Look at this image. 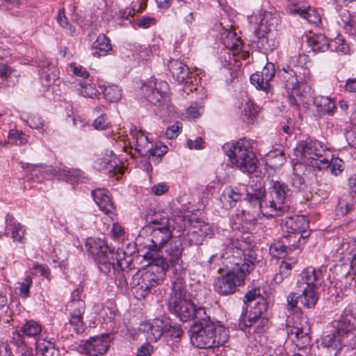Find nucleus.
Segmentation results:
<instances>
[{
    "label": "nucleus",
    "mask_w": 356,
    "mask_h": 356,
    "mask_svg": "<svg viewBox=\"0 0 356 356\" xmlns=\"http://www.w3.org/2000/svg\"><path fill=\"white\" fill-rule=\"evenodd\" d=\"M10 343L16 347L17 352L22 356H31V348L28 347L24 340L23 336L18 330H15L13 332Z\"/></svg>",
    "instance_id": "58836bf2"
},
{
    "label": "nucleus",
    "mask_w": 356,
    "mask_h": 356,
    "mask_svg": "<svg viewBox=\"0 0 356 356\" xmlns=\"http://www.w3.org/2000/svg\"><path fill=\"white\" fill-rule=\"evenodd\" d=\"M317 353H315V355L317 356H337L340 351L339 348H331L326 346L324 344H321L316 347Z\"/></svg>",
    "instance_id": "bf43d9fd"
},
{
    "label": "nucleus",
    "mask_w": 356,
    "mask_h": 356,
    "mask_svg": "<svg viewBox=\"0 0 356 356\" xmlns=\"http://www.w3.org/2000/svg\"><path fill=\"white\" fill-rule=\"evenodd\" d=\"M288 186L280 181H275L270 189L269 195L264 200L262 213L268 218L282 216L289 207L285 204Z\"/></svg>",
    "instance_id": "6e6552de"
},
{
    "label": "nucleus",
    "mask_w": 356,
    "mask_h": 356,
    "mask_svg": "<svg viewBox=\"0 0 356 356\" xmlns=\"http://www.w3.org/2000/svg\"><path fill=\"white\" fill-rule=\"evenodd\" d=\"M42 331V325L37 321L30 320L26 322L22 332L28 337H35Z\"/></svg>",
    "instance_id": "de8ad7c7"
},
{
    "label": "nucleus",
    "mask_w": 356,
    "mask_h": 356,
    "mask_svg": "<svg viewBox=\"0 0 356 356\" xmlns=\"http://www.w3.org/2000/svg\"><path fill=\"white\" fill-rule=\"evenodd\" d=\"M350 201H352V195L350 193L343 194L339 197L337 206V215L343 216L355 211V207Z\"/></svg>",
    "instance_id": "a19ab883"
},
{
    "label": "nucleus",
    "mask_w": 356,
    "mask_h": 356,
    "mask_svg": "<svg viewBox=\"0 0 356 356\" xmlns=\"http://www.w3.org/2000/svg\"><path fill=\"white\" fill-rule=\"evenodd\" d=\"M110 347V336L108 334L91 337L84 343V350L90 356L105 354Z\"/></svg>",
    "instance_id": "412c9836"
},
{
    "label": "nucleus",
    "mask_w": 356,
    "mask_h": 356,
    "mask_svg": "<svg viewBox=\"0 0 356 356\" xmlns=\"http://www.w3.org/2000/svg\"><path fill=\"white\" fill-rule=\"evenodd\" d=\"M169 219L163 218L161 222V227H152L149 234V240L152 243L147 247V252L143 257L145 260L163 264L162 249L164 245L172 237V231L169 227Z\"/></svg>",
    "instance_id": "0eeeda50"
},
{
    "label": "nucleus",
    "mask_w": 356,
    "mask_h": 356,
    "mask_svg": "<svg viewBox=\"0 0 356 356\" xmlns=\"http://www.w3.org/2000/svg\"><path fill=\"white\" fill-rule=\"evenodd\" d=\"M168 70L172 76L179 83L191 86L190 90H197L199 78L190 71L187 65L179 59H171L168 65Z\"/></svg>",
    "instance_id": "dca6fc26"
},
{
    "label": "nucleus",
    "mask_w": 356,
    "mask_h": 356,
    "mask_svg": "<svg viewBox=\"0 0 356 356\" xmlns=\"http://www.w3.org/2000/svg\"><path fill=\"white\" fill-rule=\"evenodd\" d=\"M259 73L261 76H263L264 77L266 83L268 81L270 82L275 74L274 64L272 63H267Z\"/></svg>",
    "instance_id": "69168bd1"
},
{
    "label": "nucleus",
    "mask_w": 356,
    "mask_h": 356,
    "mask_svg": "<svg viewBox=\"0 0 356 356\" xmlns=\"http://www.w3.org/2000/svg\"><path fill=\"white\" fill-rule=\"evenodd\" d=\"M132 136L135 151L142 157L147 156L153 143L149 140L147 136L142 131H136L132 134Z\"/></svg>",
    "instance_id": "c85d7f7f"
},
{
    "label": "nucleus",
    "mask_w": 356,
    "mask_h": 356,
    "mask_svg": "<svg viewBox=\"0 0 356 356\" xmlns=\"http://www.w3.org/2000/svg\"><path fill=\"white\" fill-rule=\"evenodd\" d=\"M253 140L242 138L232 144H226L223 149L228 148L232 163L243 172L250 174L257 168V159L253 151Z\"/></svg>",
    "instance_id": "39448f33"
},
{
    "label": "nucleus",
    "mask_w": 356,
    "mask_h": 356,
    "mask_svg": "<svg viewBox=\"0 0 356 356\" xmlns=\"http://www.w3.org/2000/svg\"><path fill=\"white\" fill-rule=\"evenodd\" d=\"M291 95H289L288 99L289 104L296 107L299 108L301 104H304L307 102V99L311 95V90H309L307 93L302 90V88H296L291 89Z\"/></svg>",
    "instance_id": "ea45409f"
},
{
    "label": "nucleus",
    "mask_w": 356,
    "mask_h": 356,
    "mask_svg": "<svg viewBox=\"0 0 356 356\" xmlns=\"http://www.w3.org/2000/svg\"><path fill=\"white\" fill-rule=\"evenodd\" d=\"M173 273L174 278L172 280V291L167 305L170 304H173L174 305L175 302H178L179 300L188 298L187 297L185 279L183 276L184 274H181L179 272H173Z\"/></svg>",
    "instance_id": "4be33fe9"
},
{
    "label": "nucleus",
    "mask_w": 356,
    "mask_h": 356,
    "mask_svg": "<svg viewBox=\"0 0 356 356\" xmlns=\"http://www.w3.org/2000/svg\"><path fill=\"white\" fill-rule=\"evenodd\" d=\"M70 323L76 333H82L85 330V324L83 321V315H70Z\"/></svg>",
    "instance_id": "13d9d810"
},
{
    "label": "nucleus",
    "mask_w": 356,
    "mask_h": 356,
    "mask_svg": "<svg viewBox=\"0 0 356 356\" xmlns=\"http://www.w3.org/2000/svg\"><path fill=\"white\" fill-rule=\"evenodd\" d=\"M328 167L330 169V172L332 175L337 176L343 170V161L339 158H332V155L328 154Z\"/></svg>",
    "instance_id": "603ef678"
},
{
    "label": "nucleus",
    "mask_w": 356,
    "mask_h": 356,
    "mask_svg": "<svg viewBox=\"0 0 356 356\" xmlns=\"http://www.w3.org/2000/svg\"><path fill=\"white\" fill-rule=\"evenodd\" d=\"M307 60L308 56L299 54L291 56L289 63L282 66L279 76L286 89L300 88L306 93L311 90L308 82L312 80V76L306 66Z\"/></svg>",
    "instance_id": "7ed1b4c3"
},
{
    "label": "nucleus",
    "mask_w": 356,
    "mask_h": 356,
    "mask_svg": "<svg viewBox=\"0 0 356 356\" xmlns=\"http://www.w3.org/2000/svg\"><path fill=\"white\" fill-rule=\"evenodd\" d=\"M168 149V147L165 145H155V147L153 145L147 156H152L155 157L154 163H159L161 161V157L167 152Z\"/></svg>",
    "instance_id": "6e6d98bb"
},
{
    "label": "nucleus",
    "mask_w": 356,
    "mask_h": 356,
    "mask_svg": "<svg viewBox=\"0 0 356 356\" xmlns=\"http://www.w3.org/2000/svg\"><path fill=\"white\" fill-rule=\"evenodd\" d=\"M56 19L59 25L65 29L70 34H72L74 32V28L70 24L65 15L64 8L59 9Z\"/></svg>",
    "instance_id": "864d4df0"
},
{
    "label": "nucleus",
    "mask_w": 356,
    "mask_h": 356,
    "mask_svg": "<svg viewBox=\"0 0 356 356\" xmlns=\"http://www.w3.org/2000/svg\"><path fill=\"white\" fill-rule=\"evenodd\" d=\"M241 219L247 225L248 229H251L254 227L257 223V218L255 215L250 213V211H242Z\"/></svg>",
    "instance_id": "e2e57ef3"
},
{
    "label": "nucleus",
    "mask_w": 356,
    "mask_h": 356,
    "mask_svg": "<svg viewBox=\"0 0 356 356\" xmlns=\"http://www.w3.org/2000/svg\"><path fill=\"white\" fill-rule=\"evenodd\" d=\"M22 118L24 119L27 124L31 129H38L43 132V128L45 125L44 121L42 119V117L37 113H31L29 115L25 116L22 115Z\"/></svg>",
    "instance_id": "49530a36"
},
{
    "label": "nucleus",
    "mask_w": 356,
    "mask_h": 356,
    "mask_svg": "<svg viewBox=\"0 0 356 356\" xmlns=\"http://www.w3.org/2000/svg\"><path fill=\"white\" fill-rule=\"evenodd\" d=\"M104 98L110 102H118L122 97V90L117 85H109L103 91Z\"/></svg>",
    "instance_id": "c03bdc74"
},
{
    "label": "nucleus",
    "mask_w": 356,
    "mask_h": 356,
    "mask_svg": "<svg viewBox=\"0 0 356 356\" xmlns=\"http://www.w3.org/2000/svg\"><path fill=\"white\" fill-rule=\"evenodd\" d=\"M316 289L306 286L300 294V303L305 308L312 309L316 305L318 300Z\"/></svg>",
    "instance_id": "4c0bfd02"
},
{
    "label": "nucleus",
    "mask_w": 356,
    "mask_h": 356,
    "mask_svg": "<svg viewBox=\"0 0 356 356\" xmlns=\"http://www.w3.org/2000/svg\"><path fill=\"white\" fill-rule=\"evenodd\" d=\"M167 264H157L151 261L148 268L138 270L132 275L133 293L137 299L145 298L165 278Z\"/></svg>",
    "instance_id": "20e7f679"
},
{
    "label": "nucleus",
    "mask_w": 356,
    "mask_h": 356,
    "mask_svg": "<svg viewBox=\"0 0 356 356\" xmlns=\"http://www.w3.org/2000/svg\"><path fill=\"white\" fill-rule=\"evenodd\" d=\"M342 343L349 345V341L342 338V336H339L336 330L335 332L325 336L321 342V344H324L326 346L339 348L340 349Z\"/></svg>",
    "instance_id": "37998d69"
},
{
    "label": "nucleus",
    "mask_w": 356,
    "mask_h": 356,
    "mask_svg": "<svg viewBox=\"0 0 356 356\" xmlns=\"http://www.w3.org/2000/svg\"><path fill=\"white\" fill-rule=\"evenodd\" d=\"M308 44L314 52H323L330 47L334 46L335 50L339 52L346 54L348 51V45L345 43L344 40L339 36L329 44L327 38L321 34L314 35L308 38Z\"/></svg>",
    "instance_id": "a211bd4d"
},
{
    "label": "nucleus",
    "mask_w": 356,
    "mask_h": 356,
    "mask_svg": "<svg viewBox=\"0 0 356 356\" xmlns=\"http://www.w3.org/2000/svg\"><path fill=\"white\" fill-rule=\"evenodd\" d=\"M167 306L168 310L183 322H186L191 319L197 321L207 314L204 307H197L189 298L179 300L178 302H175L174 305L170 304Z\"/></svg>",
    "instance_id": "4468645a"
},
{
    "label": "nucleus",
    "mask_w": 356,
    "mask_h": 356,
    "mask_svg": "<svg viewBox=\"0 0 356 356\" xmlns=\"http://www.w3.org/2000/svg\"><path fill=\"white\" fill-rule=\"evenodd\" d=\"M254 248V245L243 237L227 239L222 245L221 254L224 266L243 270L248 267V273H251L258 261Z\"/></svg>",
    "instance_id": "f257e3e1"
},
{
    "label": "nucleus",
    "mask_w": 356,
    "mask_h": 356,
    "mask_svg": "<svg viewBox=\"0 0 356 356\" xmlns=\"http://www.w3.org/2000/svg\"><path fill=\"white\" fill-rule=\"evenodd\" d=\"M266 189L263 186L254 188L252 186H248L246 188L247 201L253 207H257L262 213L263 198L265 197Z\"/></svg>",
    "instance_id": "c756f323"
},
{
    "label": "nucleus",
    "mask_w": 356,
    "mask_h": 356,
    "mask_svg": "<svg viewBox=\"0 0 356 356\" xmlns=\"http://www.w3.org/2000/svg\"><path fill=\"white\" fill-rule=\"evenodd\" d=\"M250 83L254 86L257 89L268 91L270 88V83L269 81L266 83L264 77L261 76L259 72H257L250 76Z\"/></svg>",
    "instance_id": "09e8293b"
},
{
    "label": "nucleus",
    "mask_w": 356,
    "mask_h": 356,
    "mask_svg": "<svg viewBox=\"0 0 356 356\" xmlns=\"http://www.w3.org/2000/svg\"><path fill=\"white\" fill-rule=\"evenodd\" d=\"M225 272L217 277L213 282L214 291L220 296H230L235 293L238 287L245 284L246 277L250 275L248 268L233 269L225 268Z\"/></svg>",
    "instance_id": "1a4fd4ad"
},
{
    "label": "nucleus",
    "mask_w": 356,
    "mask_h": 356,
    "mask_svg": "<svg viewBox=\"0 0 356 356\" xmlns=\"http://www.w3.org/2000/svg\"><path fill=\"white\" fill-rule=\"evenodd\" d=\"M19 295L26 299L30 296V288L33 284V279L31 275H26L22 282H18Z\"/></svg>",
    "instance_id": "3c124183"
},
{
    "label": "nucleus",
    "mask_w": 356,
    "mask_h": 356,
    "mask_svg": "<svg viewBox=\"0 0 356 356\" xmlns=\"http://www.w3.org/2000/svg\"><path fill=\"white\" fill-rule=\"evenodd\" d=\"M243 195L244 193L239 188L227 186L225 188L220 195V202L223 208L229 209L235 207Z\"/></svg>",
    "instance_id": "a878e982"
},
{
    "label": "nucleus",
    "mask_w": 356,
    "mask_h": 356,
    "mask_svg": "<svg viewBox=\"0 0 356 356\" xmlns=\"http://www.w3.org/2000/svg\"><path fill=\"white\" fill-rule=\"evenodd\" d=\"M85 308V302L80 298L79 290L74 291L72 294L71 300L66 305V310L70 315H83Z\"/></svg>",
    "instance_id": "f704fd0d"
},
{
    "label": "nucleus",
    "mask_w": 356,
    "mask_h": 356,
    "mask_svg": "<svg viewBox=\"0 0 356 356\" xmlns=\"http://www.w3.org/2000/svg\"><path fill=\"white\" fill-rule=\"evenodd\" d=\"M93 127L97 130H105L111 127V123L108 120L106 115L102 114L95 120Z\"/></svg>",
    "instance_id": "338daca9"
},
{
    "label": "nucleus",
    "mask_w": 356,
    "mask_h": 356,
    "mask_svg": "<svg viewBox=\"0 0 356 356\" xmlns=\"http://www.w3.org/2000/svg\"><path fill=\"white\" fill-rule=\"evenodd\" d=\"M184 250L181 239L172 241L165 249V258L163 257V261L167 264V270L171 267L173 272H179L185 274V268L181 259Z\"/></svg>",
    "instance_id": "f3484780"
},
{
    "label": "nucleus",
    "mask_w": 356,
    "mask_h": 356,
    "mask_svg": "<svg viewBox=\"0 0 356 356\" xmlns=\"http://www.w3.org/2000/svg\"><path fill=\"white\" fill-rule=\"evenodd\" d=\"M221 40L227 49L233 51L234 55L239 54L242 50V40L237 36L236 33L232 30L225 29L221 33Z\"/></svg>",
    "instance_id": "cd10ccee"
},
{
    "label": "nucleus",
    "mask_w": 356,
    "mask_h": 356,
    "mask_svg": "<svg viewBox=\"0 0 356 356\" xmlns=\"http://www.w3.org/2000/svg\"><path fill=\"white\" fill-rule=\"evenodd\" d=\"M297 245L296 243L292 240L291 235L283 236L282 238L275 240L270 245L269 252L274 257L282 258L296 248Z\"/></svg>",
    "instance_id": "5701e85b"
},
{
    "label": "nucleus",
    "mask_w": 356,
    "mask_h": 356,
    "mask_svg": "<svg viewBox=\"0 0 356 356\" xmlns=\"http://www.w3.org/2000/svg\"><path fill=\"white\" fill-rule=\"evenodd\" d=\"M268 157L275 160L273 163L275 165H282L286 159L284 151L279 149L270 151L268 154Z\"/></svg>",
    "instance_id": "680f3d73"
},
{
    "label": "nucleus",
    "mask_w": 356,
    "mask_h": 356,
    "mask_svg": "<svg viewBox=\"0 0 356 356\" xmlns=\"http://www.w3.org/2000/svg\"><path fill=\"white\" fill-rule=\"evenodd\" d=\"M184 239L190 245H202L204 241L201 234L197 232V230L195 229L193 225H192L191 229L184 236Z\"/></svg>",
    "instance_id": "8fccbe9b"
},
{
    "label": "nucleus",
    "mask_w": 356,
    "mask_h": 356,
    "mask_svg": "<svg viewBox=\"0 0 356 356\" xmlns=\"http://www.w3.org/2000/svg\"><path fill=\"white\" fill-rule=\"evenodd\" d=\"M344 135L348 145L356 148V128H346Z\"/></svg>",
    "instance_id": "774afa93"
},
{
    "label": "nucleus",
    "mask_w": 356,
    "mask_h": 356,
    "mask_svg": "<svg viewBox=\"0 0 356 356\" xmlns=\"http://www.w3.org/2000/svg\"><path fill=\"white\" fill-rule=\"evenodd\" d=\"M290 13L299 15L312 24H317L321 21V17L318 12L310 6L305 8L295 7L293 9H290Z\"/></svg>",
    "instance_id": "e433bc0d"
},
{
    "label": "nucleus",
    "mask_w": 356,
    "mask_h": 356,
    "mask_svg": "<svg viewBox=\"0 0 356 356\" xmlns=\"http://www.w3.org/2000/svg\"><path fill=\"white\" fill-rule=\"evenodd\" d=\"M333 324L339 336H342L346 340L351 338L352 341H349V345L353 347L356 346V315L353 314L351 306L345 308Z\"/></svg>",
    "instance_id": "f8f14e48"
},
{
    "label": "nucleus",
    "mask_w": 356,
    "mask_h": 356,
    "mask_svg": "<svg viewBox=\"0 0 356 356\" xmlns=\"http://www.w3.org/2000/svg\"><path fill=\"white\" fill-rule=\"evenodd\" d=\"M87 252L90 254L101 272L108 275L116 257L114 248L108 246L104 239L88 238L85 242Z\"/></svg>",
    "instance_id": "423d86ee"
},
{
    "label": "nucleus",
    "mask_w": 356,
    "mask_h": 356,
    "mask_svg": "<svg viewBox=\"0 0 356 356\" xmlns=\"http://www.w3.org/2000/svg\"><path fill=\"white\" fill-rule=\"evenodd\" d=\"M191 341L198 348L223 346L229 339V330L213 321L207 314L195 321L191 328Z\"/></svg>",
    "instance_id": "f03ea898"
},
{
    "label": "nucleus",
    "mask_w": 356,
    "mask_h": 356,
    "mask_svg": "<svg viewBox=\"0 0 356 356\" xmlns=\"http://www.w3.org/2000/svg\"><path fill=\"white\" fill-rule=\"evenodd\" d=\"M92 55L96 57L106 56L112 50L110 39L104 34H99L92 43Z\"/></svg>",
    "instance_id": "2f4dec72"
},
{
    "label": "nucleus",
    "mask_w": 356,
    "mask_h": 356,
    "mask_svg": "<svg viewBox=\"0 0 356 356\" xmlns=\"http://www.w3.org/2000/svg\"><path fill=\"white\" fill-rule=\"evenodd\" d=\"M193 227L197 230V232L201 234L202 237L205 239L207 236H210L213 234V229L211 226L204 221L197 222L195 225H193Z\"/></svg>",
    "instance_id": "4d7b16f0"
},
{
    "label": "nucleus",
    "mask_w": 356,
    "mask_h": 356,
    "mask_svg": "<svg viewBox=\"0 0 356 356\" xmlns=\"http://www.w3.org/2000/svg\"><path fill=\"white\" fill-rule=\"evenodd\" d=\"M314 104L316 107L319 115H332L337 109L335 102L329 97L316 96L313 99Z\"/></svg>",
    "instance_id": "7c9ffc66"
},
{
    "label": "nucleus",
    "mask_w": 356,
    "mask_h": 356,
    "mask_svg": "<svg viewBox=\"0 0 356 356\" xmlns=\"http://www.w3.org/2000/svg\"><path fill=\"white\" fill-rule=\"evenodd\" d=\"M327 273V266L321 265L319 267L308 266L300 273L301 281L311 289H318L324 282V275Z\"/></svg>",
    "instance_id": "aec40b11"
},
{
    "label": "nucleus",
    "mask_w": 356,
    "mask_h": 356,
    "mask_svg": "<svg viewBox=\"0 0 356 356\" xmlns=\"http://www.w3.org/2000/svg\"><path fill=\"white\" fill-rule=\"evenodd\" d=\"M8 138L10 143L17 145H24L27 142L25 134L17 129L10 130Z\"/></svg>",
    "instance_id": "5fc2aeb1"
},
{
    "label": "nucleus",
    "mask_w": 356,
    "mask_h": 356,
    "mask_svg": "<svg viewBox=\"0 0 356 356\" xmlns=\"http://www.w3.org/2000/svg\"><path fill=\"white\" fill-rule=\"evenodd\" d=\"M143 330L147 333V338L156 341L163 333V322L160 319H154L143 325Z\"/></svg>",
    "instance_id": "72a5a7b5"
},
{
    "label": "nucleus",
    "mask_w": 356,
    "mask_h": 356,
    "mask_svg": "<svg viewBox=\"0 0 356 356\" xmlns=\"http://www.w3.org/2000/svg\"><path fill=\"white\" fill-rule=\"evenodd\" d=\"M35 350L37 356H58L59 351L55 348L54 343L44 339H39L36 341Z\"/></svg>",
    "instance_id": "c9c22d12"
},
{
    "label": "nucleus",
    "mask_w": 356,
    "mask_h": 356,
    "mask_svg": "<svg viewBox=\"0 0 356 356\" xmlns=\"http://www.w3.org/2000/svg\"><path fill=\"white\" fill-rule=\"evenodd\" d=\"M291 186L296 191H303L307 188V185L303 177L296 173L291 177Z\"/></svg>",
    "instance_id": "052dcab7"
},
{
    "label": "nucleus",
    "mask_w": 356,
    "mask_h": 356,
    "mask_svg": "<svg viewBox=\"0 0 356 356\" xmlns=\"http://www.w3.org/2000/svg\"><path fill=\"white\" fill-rule=\"evenodd\" d=\"M288 337L299 348L303 349L311 343L307 321L298 315L288 316L286 321Z\"/></svg>",
    "instance_id": "9b49d317"
},
{
    "label": "nucleus",
    "mask_w": 356,
    "mask_h": 356,
    "mask_svg": "<svg viewBox=\"0 0 356 356\" xmlns=\"http://www.w3.org/2000/svg\"><path fill=\"white\" fill-rule=\"evenodd\" d=\"M78 86L79 87L77 88V90L79 94L85 97L94 98L100 95L99 92L92 83L79 82Z\"/></svg>",
    "instance_id": "a18cd8bd"
},
{
    "label": "nucleus",
    "mask_w": 356,
    "mask_h": 356,
    "mask_svg": "<svg viewBox=\"0 0 356 356\" xmlns=\"http://www.w3.org/2000/svg\"><path fill=\"white\" fill-rule=\"evenodd\" d=\"M91 194L94 201L101 211L107 215L115 213V207L111 200L110 193L107 189H95L92 191Z\"/></svg>",
    "instance_id": "b1692460"
},
{
    "label": "nucleus",
    "mask_w": 356,
    "mask_h": 356,
    "mask_svg": "<svg viewBox=\"0 0 356 356\" xmlns=\"http://www.w3.org/2000/svg\"><path fill=\"white\" fill-rule=\"evenodd\" d=\"M298 149L302 156L310 159V165L321 170L328 167V154L327 146L317 140H307L300 142Z\"/></svg>",
    "instance_id": "9d476101"
},
{
    "label": "nucleus",
    "mask_w": 356,
    "mask_h": 356,
    "mask_svg": "<svg viewBox=\"0 0 356 356\" xmlns=\"http://www.w3.org/2000/svg\"><path fill=\"white\" fill-rule=\"evenodd\" d=\"M39 73L40 83L44 87L54 84L58 79L57 69L49 63L41 67Z\"/></svg>",
    "instance_id": "473e14b6"
},
{
    "label": "nucleus",
    "mask_w": 356,
    "mask_h": 356,
    "mask_svg": "<svg viewBox=\"0 0 356 356\" xmlns=\"http://www.w3.org/2000/svg\"><path fill=\"white\" fill-rule=\"evenodd\" d=\"M296 261H294L293 262H288L287 261H282L280 264V282H282L284 277H288L290 273L292 268L296 265Z\"/></svg>",
    "instance_id": "0e129e2a"
},
{
    "label": "nucleus",
    "mask_w": 356,
    "mask_h": 356,
    "mask_svg": "<svg viewBox=\"0 0 356 356\" xmlns=\"http://www.w3.org/2000/svg\"><path fill=\"white\" fill-rule=\"evenodd\" d=\"M309 228V220L305 216H288L285 218L283 229L292 236L294 243L300 241L301 238L305 237L303 233Z\"/></svg>",
    "instance_id": "6ab92c4d"
},
{
    "label": "nucleus",
    "mask_w": 356,
    "mask_h": 356,
    "mask_svg": "<svg viewBox=\"0 0 356 356\" xmlns=\"http://www.w3.org/2000/svg\"><path fill=\"white\" fill-rule=\"evenodd\" d=\"M258 323L255 330L261 333L264 332L267 327L268 320L266 318H260L252 310H250L248 316L246 318L245 316H241L239 319V326L242 330L245 328L250 327L254 324Z\"/></svg>",
    "instance_id": "bb28decb"
},
{
    "label": "nucleus",
    "mask_w": 356,
    "mask_h": 356,
    "mask_svg": "<svg viewBox=\"0 0 356 356\" xmlns=\"http://www.w3.org/2000/svg\"><path fill=\"white\" fill-rule=\"evenodd\" d=\"M145 99L155 106H161L168 98L169 85L166 81L150 80L142 86Z\"/></svg>",
    "instance_id": "2eb2a0df"
},
{
    "label": "nucleus",
    "mask_w": 356,
    "mask_h": 356,
    "mask_svg": "<svg viewBox=\"0 0 356 356\" xmlns=\"http://www.w3.org/2000/svg\"><path fill=\"white\" fill-rule=\"evenodd\" d=\"M116 265L113 262V273L115 282L121 289L127 288L128 286L127 279L132 277V257L127 255L122 249L116 251Z\"/></svg>",
    "instance_id": "ddd939ff"
},
{
    "label": "nucleus",
    "mask_w": 356,
    "mask_h": 356,
    "mask_svg": "<svg viewBox=\"0 0 356 356\" xmlns=\"http://www.w3.org/2000/svg\"><path fill=\"white\" fill-rule=\"evenodd\" d=\"M6 223L5 234L7 236L10 234L14 241L22 243L25 234L24 227L17 222L16 219L10 214L6 215Z\"/></svg>",
    "instance_id": "393cba45"
},
{
    "label": "nucleus",
    "mask_w": 356,
    "mask_h": 356,
    "mask_svg": "<svg viewBox=\"0 0 356 356\" xmlns=\"http://www.w3.org/2000/svg\"><path fill=\"white\" fill-rule=\"evenodd\" d=\"M63 175L67 181L74 183H86L88 181V177L79 169L63 170Z\"/></svg>",
    "instance_id": "79ce46f5"
}]
</instances>
